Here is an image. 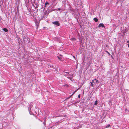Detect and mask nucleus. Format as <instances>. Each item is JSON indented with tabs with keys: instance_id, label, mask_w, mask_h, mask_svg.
<instances>
[{
	"instance_id": "nucleus-1",
	"label": "nucleus",
	"mask_w": 129,
	"mask_h": 129,
	"mask_svg": "<svg viewBox=\"0 0 129 129\" xmlns=\"http://www.w3.org/2000/svg\"><path fill=\"white\" fill-rule=\"evenodd\" d=\"M52 23L53 24L57 26H59L60 25V23H59V21H58L52 22Z\"/></svg>"
},
{
	"instance_id": "nucleus-2",
	"label": "nucleus",
	"mask_w": 129,
	"mask_h": 129,
	"mask_svg": "<svg viewBox=\"0 0 129 129\" xmlns=\"http://www.w3.org/2000/svg\"><path fill=\"white\" fill-rule=\"evenodd\" d=\"M101 26H102V27H104V28L105 27L103 23H100L99 24L98 27H100Z\"/></svg>"
},
{
	"instance_id": "nucleus-3",
	"label": "nucleus",
	"mask_w": 129,
	"mask_h": 129,
	"mask_svg": "<svg viewBox=\"0 0 129 129\" xmlns=\"http://www.w3.org/2000/svg\"><path fill=\"white\" fill-rule=\"evenodd\" d=\"M3 30H4L5 32H7L8 31L7 29L6 28H4L3 29Z\"/></svg>"
},
{
	"instance_id": "nucleus-4",
	"label": "nucleus",
	"mask_w": 129,
	"mask_h": 129,
	"mask_svg": "<svg viewBox=\"0 0 129 129\" xmlns=\"http://www.w3.org/2000/svg\"><path fill=\"white\" fill-rule=\"evenodd\" d=\"M93 20L95 22H97L98 21V19L97 18H93Z\"/></svg>"
},
{
	"instance_id": "nucleus-5",
	"label": "nucleus",
	"mask_w": 129,
	"mask_h": 129,
	"mask_svg": "<svg viewBox=\"0 0 129 129\" xmlns=\"http://www.w3.org/2000/svg\"><path fill=\"white\" fill-rule=\"evenodd\" d=\"M94 81H92V82H90V83H91V86H93V83H94Z\"/></svg>"
},
{
	"instance_id": "nucleus-6",
	"label": "nucleus",
	"mask_w": 129,
	"mask_h": 129,
	"mask_svg": "<svg viewBox=\"0 0 129 129\" xmlns=\"http://www.w3.org/2000/svg\"><path fill=\"white\" fill-rule=\"evenodd\" d=\"M71 40H72L75 41L76 40V39L74 38H71Z\"/></svg>"
},
{
	"instance_id": "nucleus-7",
	"label": "nucleus",
	"mask_w": 129,
	"mask_h": 129,
	"mask_svg": "<svg viewBox=\"0 0 129 129\" xmlns=\"http://www.w3.org/2000/svg\"><path fill=\"white\" fill-rule=\"evenodd\" d=\"M97 104V101L96 100L95 101V102L94 104V105H96Z\"/></svg>"
},
{
	"instance_id": "nucleus-8",
	"label": "nucleus",
	"mask_w": 129,
	"mask_h": 129,
	"mask_svg": "<svg viewBox=\"0 0 129 129\" xmlns=\"http://www.w3.org/2000/svg\"><path fill=\"white\" fill-rule=\"evenodd\" d=\"M66 74L67 75H69V73L67 74V72L64 73L63 74V75H64V76H66Z\"/></svg>"
},
{
	"instance_id": "nucleus-9",
	"label": "nucleus",
	"mask_w": 129,
	"mask_h": 129,
	"mask_svg": "<svg viewBox=\"0 0 129 129\" xmlns=\"http://www.w3.org/2000/svg\"><path fill=\"white\" fill-rule=\"evenodd\" d=\"M110 127V125L109 124L107 125L106 127V128H108Z\"/></svg>"
},
{
	"instance_id": "nucleus-10",
	"label": "nucleus",
	"mask_w": 129,
	"mask_h": 129,
	"mask_svg": "<svg viewBox=\"0 0 129 129\" xmlns=\"http://www.w3.org/2000/svg\"><path fill=\"white\" fill-rule=\"evenodd\" d=\"M64 86H66V87H67L68 86V85L66 84H65V85H64Z\"/></svg>"
},
{
	"instance_id": "nucleus-11",
	"label": "nucleus",
	"mask_w": 129,
	"mask_h": 129,
	"mask_svg": "<svg viewBox=\"0 0 129 129\" xmlns=\"http://www.w3.org/2000/svg\"><path fill=\"white\" fill-rule=\"evenodd\" d=\"M106 52H107L108 54H109V55H110V53L108 52V51H106Z\"/></svg>"
},
{
	"instance_id": "nucleus-12",
	"label": "nucleus",
	"mask_w": 129,
	"mask_h": 129,
	"mask_svg": "<svg viewBox=\"0 0 129 129\" xmlns=\"http://www.w3.org/2000/svg\"><path fill=\"white\" fill-rule=\"evenodd\" d=\"M45 5H46L47 4H48V5H49V3H45Z\"/></svg>"
},
{
	"instance_id": "nucleus-13",
	"label": "nucleus",
	"mask_w": 129,
	"mask_h": 129,
	"mask_svg": "<svg viewBox=\"0 0 129 129\" xmlns=\"http://www.w3.org/2000/svg\"><path fill=\"white\" fill-rule=\"evenodd\" d=\"M78 97L79 98H80V94H79L78 96Z\"/></svg>"
},
{
	"instance_id": "nucleus-14",
	"label": "nucleus",
	"mask_w": 129,
	"mask_h": 129,
	"mask_svg": "<svg viewBox=\"0 0 129 129\" xmlns=\"http://www.w3.org/2000/svg\"><path fill=\"white\" fill-rule=\"evenodd\" d=\"M58 9L59 11H60V10H61V9L60 8H58Z\"/></svg>"
},
{
	"instance_id": "nucleus-15",
	"label": "nucleus",
	"mask_w": 129,
	"mask_h": 129,
	"mask_svg": "<svg viewBox=\"0 0 129 129\" xmlns=\"http://www.w3.org/2000/svg\"><path fill=\"white\" fill-rule=\"evenodd\" d=\"M110 55H111V57L112 58H113V56H112V55H111V54H110Z\"/></svg>"
},
{
	"instance_id": "nucleus-16",
	"label": "nucleus",
	"mask_w": 129,
	"mask_h": 129,
	"mask_svg": "<svg viewBox=\"0 0 129 129\" xmlns=\"http://www.w3.org/2000/svg\"><path fill=\"white\" fill-rule=\"evenodd\" d=\"M127 43H129V41H127Z\"/></svg>"
},
{
	"instance_id": "nucleus-17",
	"label": "nucleus",
	"mask_w": 129,
	"mask_h": 129,
	"mask_svg": "<svg viewBox=\"0 0 129 129\" xmlns=\"http://www.w3.org/2000/svg\"><path fill=\"white\" fill-rule=\"evenodd\" d=\"M127 45L128 46V48H129V44H128Z\"/></svg>"
},
{
	"instance_id": "nucleus-18",
	"label": "nucleus",
	"mask_w": 129,
	"mask_h": 129,
	"mask_svg": "<svg viewBox=\"0 0 129 129\" xmlns=\"http://www.w3.org/2000/svg\"><path fill=\"white\" fill-rule=\"evenodd\" d=\"M58 57L59 59L60 60V58L59 57Z\"/></svg>"
},
{
	"instance_id": "nucleus-19",
	"label": "nucleus",
	"mask_w": 129,
	"mask_h": 129,
	"mask_svg": "<svg viewBox=\"0 0 129 129\" xmlns=\"http://www.w3.org/2000/svg\"><path fill=\"white\" fill-rule=\"evenodd\" d=\"M98 81H96V82H98Z\"/></svg>"
},
{
	"instance_id": "nucleus-20",
	"label": "nucleus",
	"mask_w": 129,
	"mask_h": 129,
	"mask_svg": "<svg viewBox=\"0 0 129 129\" xmlns=\"http://www.w3.org/2000/svg\"><path fill=\"white\" fill-rule=\"evenodd\" d=\"M73 93L72 95H71V96L73 94Z\"/></svg>"
},
{
	"instance_id": "nucleus-21",
	"label": "nucleus",
	"mask_w": 129,
	"mask_h": 129,
	"mask_svg": "<svg viewBox=\"0 0 129 129\" xmlns=\"http://www.w3.org/2000/svg\"><path fill=\"white\" fill-rule=\"evenodd\" d=\"M74 58H75V57L74 56H73Z\"/></svg>"
},
{
	"instance_id": "nucleus-22",
	"label": "nucleus",
	"mask_w": 129,
	"mask_h": 129,
	"mask_svg": "<svg viewBox=\"0 0 129 129\" xmlns=\"http://www.w3.org/2000/svg\"><path fill=\"white\" fill-rule=\"evenodd\" d=\"M71 96H70V97H69V98H70V97H71Z\"/></svg>"
}]
</instances>
